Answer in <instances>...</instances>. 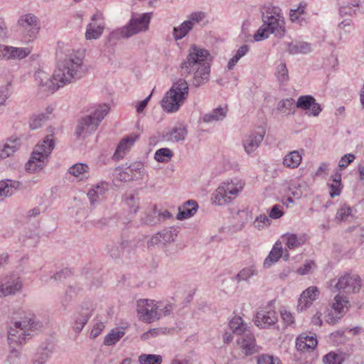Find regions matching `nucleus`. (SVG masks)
<instances>
[{
    "label": "nucleus",
    "instance_id": "f257e3e1",
    "mask_svg": "<svg viewBox=\"0 0 364 364\" xmlns=\"http://www.w3.org/2000/svg\"><path fill=\"white\" fill-rule=\"evenodd\" d=\"M86 72L87 68L83 64V53L80 50L73 51L58 63L53 80L46 79L45 83L41 82L40 90L49 95L59 87L82 78Z\"/></svg>",
    "mask_w": 364,
    "mask_h": 364
},
{
    "label": "nucleus",
    "instance_id": "f03ea898",
    "mask_svg": "<svg viewBox=\"0 0 364 364\" xmlns=\"http://www.w3.org/2000/svg\"><path fill=\"white\" fill-rule=\"evenodd\" d=\"M210 55L208 50L193 45L181 65V75L186 77L193 74L191 84L196 87L205 84L209 80Z\"/></svg>",
    "mask_w": 364,
    "mask_h": 364
},
{
    "label": "nucleus",
    "instance_id": "7ed1b4c3",
    "mask_svg": "<svg viewBox=\"0 0 364 364\" xmlns=\"http://www.w3.org/2000/svg\"><path fill=\"white\" fill-rule=\"evenodd\" d=\"M43 327L41 322L36 316L29 314L14 323L8 332V341L10 344L22 345L26 340L30 339L33 333L40 331Z\"/></svg>",
    "mask_w": 364,
    "mask_h": 364
},
{
    "label": "nucleus",
    "instance_id": "20e7f679",
    "mask_svg": "<svg viewBox=\"0 0 364 364\" xmlns=\"http://www.w3.org/2000/svg\"><path fill=\"white\" fill-rule=\"evenodd\" d=\"M55 147L53 135H47L33 149L30 159L26 164V169L30 173L42 170L48 163L49 156Z\"/></svg>",
    "mask_w": 364,
    "mask_h": 364
},
{
    "label": "nucleus",
    "instance_id": "39448f33",
    "mask_svg": "<svg viewBox=\"0 0 364 364\" xmlns=\"http://www.w3.org/2000/svg\"><path fill=\"white\" fill-rule=\"evenodd\" d=\"M188 95V85L184 79L173 83L161 100V106L167 112H175L184 103Z\"/></svg>",
    "mask_w": 364,
    "mask_h": 364
},
{
    "label": "nucleus",
    "instance_id": "423d86ee",
    "mask_svg": "<svg viewBox=\"0 0 364 364\" xmlns=\"http://www.w3.org/2000/svg\"><path fill=\"white\" fill-rule=\"evenodd\" d=\"M108 112L109 107L107 105H103L90 114L81 117L78 120L75 129L77 137L85 138L94 132Z\"/></svg>",
    "mask_w": 364,
    "mask_h": 364
},
{
    "label": "nucleus",
    "instance_id": "0eeeda50",
    "mask_svg": "<svg viewBox=\"0 0 364 364\" xmlns=\"http://www.w3.org/2000/svg\"><path fill=\"white\" fill-rule=\"evenodd\" d=\"M245 183L240 179H232L223 182L213 194V202L219 205L232 201L242 190Z\"/></svg>",
    "mask_w": 364,
    "mask_h": 364
},
{
    "label": "nucleus",
    "instance_id": "6e6552de",
    "mask_svg": "<svg viewBox=\"0 0 364 364\" xmlns=\"http://www.w3.org/2000/svg\"><path fill=\"white\" fill-rule=\"evenodd\" d=\"M151 13H144L136 17H132L127 26L114 31L112 36L117 38H127L147 31L151 21Z\"/></svg>",
    "mask_w": 364,
    "mask_h": 364
},
{
    "label": "nucleus",
    "instance_id": "1a4fd4ad",
    "mask_svg": "<svg viewBox=\"0 0 364 364\" xmlns=\"http://www.w3.org/2000/svg\"><path fill=\"white\" fill-rule=\"evenodd\" d=\"M156 302L150 299H139L136 302V312L139 320L151 323L157 321Z\"/></svg>",
    "mask_w": 364,
    "mask_h": 364
},
{
    "label": "nucleus",
    "instance_id": "9d476101",
    "mask_svg": "<svg viewBox=\"0 0 364 364\" xmlns=\"http://www.w3.org/2000/svg\"><path fill=\"white\" fill-rule=\"evenodd\" d=\"M237 344L246 356L252 355L260 350V347L257 344L255 336L251 331L238 336Z\"/></svg>",
    "mask_w": 364,
    "mask_h": 364
},
{
    "label": "nucleus",
    "instance_id": "9b49d317",
    "mask_svg": "<svg viewBox=\"0 0 364 364\" xmlns=\"http://www.w3.org/2000/svg\"><path fill=\"white\" fill-rule=\"evenodd\" d=\"M265 130L259 127L257 130L250 132L246 134L242 140V146L247 154L254 153L260 146L264 139Z\"/></svg>",
    "mask_w": 364,
    "mask_h": 364
},
{
    "label": "nucleus",
    "instance_id": "f8f14e48",
    "mask_svg": "<svg viewBox=\"0 0 364 364\" xmlns=\"http://www.w3.org/2000/svg\"><path fill=\"white\" fill-rule=\"evenodd\" d=\"M334 288L346 294L355 293L360 289V279L358 275L346 274L338 279Z\"/></svg>",
    "mask_w": 364,
    "mask_h": 364
},
{
    "label": "nucleus",
    "instance_id": "ddd939ff",
    "mask_svg": "<svg viewBox=\"0 0 364 364\" xmlns=\"http://www.w3.org/2000/svg\"><path fill=\"white\" fill-rule=\"evenodd\" d=\"M18 25L31 38H35L40 30L38 18L31 14L21 16L18 21Z\"/></svg>",
    "mask_w": 364,
    "mask_h": 364
},
{
    "label": "nucleus",
    "instance_id": "4468645a",
    "mask_svg": "<svg viewBox=\"0 0 364 364\" xmlns=\"http://www.w3.org/2000/svg\"><path fill=\"white\" fill-rule=\"evenodd\" d=\"M177 237V230L174 228L163 230L155 235L152 236L148 242V246L161 245L166 246L167 244L175 241Z\"/></svg>",
    "mask_w": 364,
    "mask_h": 364
},
{
    "label": "nucleus",
    "instance_id": "2eb2a0df",
    "mask_svg": "<svg viewBox=\"0 0 364 364\" xmlns=\"http://www.w3.org/2000/svg\"><path fill=\"white\" fill-rule=\"evenodd\" d=\"M262 21L270 34H274L277 38H282L284 36L286 33L284 19L262 16Z\"/></svg>",
    "mask_w": 364,
    "mask_h": 364
},
{
    "label": "nucleus",
    "instance_id": "dca6fc26",
    "mask_svg": "<svg viewBox=\"0 0 364 364\" xmlns=\"http://www.w3.org/2000/svg\"><path fill=\"white\" fill-rule=\"evenodd\" d=\"M22 282L18 277L11 276L0 285V298L14 295L22 289Z\"/></svg>",
    "mask_w": 364,
    "mask_h": 364
},
{
    "label": "nucleus",
    "instance_id": "f3484780",
    "mask_svg": "<svg viewBox=\"0 0 364 364\" xmlns=\"http://www.w3.org/2000/svg\"><path fill=\"white\" fill-rule=\"evenodd\" d=\"M296 106L303 110H311V114L314 117L318 116L321 111V105L311 95L300 96L296 102Z\"/></svg>",
    "mask_w": 364,
    "mask_h": 364
},
{
    "label": "nucleus",
    "instance_id": "a211bd4d",
    "mask_svg": "<svg viewBox=\"0 0 364 364\" xmlns=\"http://www.w3.org/2000/svg\"><path fill=\"white\" fill-rule=\"evenodd\" d=\"M92 309L90 306L81 307V309L74 314L73 328L77 333L81 332L85 325L92 315Z\"/></svg>",
    "mask_w": 364,
    "mask_h": 364
},
{
    "label": "nucleus",
    "instance_id": "6ab92c4d",
    "mask_svg": "<svg viewBox=\"0 0 364 364\" xmlns=\"http://www.w3.org/2000/svg\"><path fill=\"white\" fill-rule=\"evenodd\" d=\"M277 321V316L274 311L262 309L257 313L255 323L257 326L267 328L274 325Z\"/></svg>",
    "mask_w": 364,
    "mask_h": 364
},
{
    "label": "nucleus",
    "instance_id": "aec40b11",
    "mask_svg": "<svg viewBox=\"0 0 364 364\" xmlns=\"http://www.w3.org/2000/svg\"><path fill=\"white\" fill-rule=\"evenodd\" d=\"M187 134L188 131L185 127H174L164 131L161 135V139L167 141L178 142L183 141Z\"/></svg>",
    "mask_w": 364,
    "mask_h": 364
},
{
    "label": "nucleus",
    "instance_id": "412c9836",
    "mask_svg": "<svg viewBox=\"0 0 364 364\" xmlns=\"http://www.w3.org/2000/svg\"><path fill=\"white\" fill-rule=\"evenodd\" d=\"M21 187V183L18 181L5 179L0 181V201L11 197Z\"/></svg>",
    "mask_w": 364,
    "mask_h": 364
},
{
    "label": "nucleus",
    "instance_id": "4be33fe9",
    "mask_svg": "<svg viewBox=\"0 0 364 364\" xmlns=\"http://www.w3.org/2000/svg\"><path fill=\"white\" fill-rule=\"evenodd\" d=\"M319 294V291L316 287H310L303 291L299 299L298 309L301 311L309 307L313 301L316 300Z\"/></svg>",
    "mask_w": 364,
    "mask_h": 364
},
{
    "label": "nucleus",
    "instance_id": "5701e85b",
    "mask_svg": "<svg viewBox=\"0 0 364 364\" xmlns=\"http://www.w3.org/2000/svg\"><path fill=\"white\" fill-rule=\"evenodd\" d=\"M317 339L315 336H308L306 333L301 334L296 341V347L300 351H311L317 346Z\"/></svg>",
    "mask_w": 364,
    "mask_h": 364
},
{
    "label": "nucleus",
    "instance_id": "b1692460",
    "mask_svg": "<svg viewBox=\"0 0 364 364\" xmlns=\"http://www.w3.org/2000/svg\"><path fill=\"white\" fill-rule=\"evenodd\" d=\"M282 238L285 245L290 250L299 248L307 241V236L305 234L286 233Z\"/></svg>",
    "mask_w": 364,
    "mask_h": 364
},
{
    "label": "nucleus",
    "instance_id": "393cba45",
    "mask_svg": "<svg viewBox=\"0 0 364 364\" xmlns=\"http://www.w3.org/2000/svg\"><path fill=\"white\" fill-rule=\"evenodd\" d=\"M198 208V203L193 200L186 201L183 205L178 208V213L176 216L178 220H183L193 216Z\"/></svg>",
    "mask_w": 364,
    "mask_h": 364
},
{
    "label": "nucleus",
    "instance_id": "a878e982",
    "mask_svg": "<svg viewBox=\"0 0 364 364\" xmlns=\"http://www.w3.org/2000/svg\"><path fill=\"white\" fill-rule=\"evenodd\" d=\"M283 248L280 242H277L273 246L272 250L264 261V268H269L273 264L276 263L279 258L282 257Z\"/></svg>",
    "mask_w": 364,
    "mask_h": 364
},
{
    "label": "nucleus",
    "instance_id": "bb28decb",
    "mask_svg": "<svg viewBox=\"0 0 364 364\" xmlns=\"http://www.w3.org/2000/svg\"><path fill=\"white\" fill-rule=\"evenodd\" d=\"M105 26L104 23H90L87 26L85 38L87 40L98 39L102 36Z\"/></svg>",
    "mask_w": 364,
    "mask_h": 364
},
{
    "label": "nucleus",
    "instance_id": "cd10ccee",
    "mask_svg": "<svg viewBox=\"0 0 364 364\" xmlns=\"http://www.w3.org/2000/svg\"><path fill=\"white\" fill-rule=\"evenodd\" d=\"M229 326L232 333L238 336L250 331V327L240 316L233 317L229 322Z\"/></svg>",
    "mask_w": 364,
    "mask_h": 364
},
{
    "label": "nucleus",
    "instance_id": "c85d7f7f",
    "mask_svg": "<svg viewBox=\"0 0 364 364\" xmlns=\"http://www.w3.org/2000/svg\"><path fill=\"white\" fill-rule=\"evenodd\" d=\"M129 247V242L127 240L122 239L119 242H117L111 245L109 249V253L113 259H119L123 255L125 250Z\"/></svg>",
    "mask_w": 364,
    "mask_h": 364
},
{
    "label": "nucleus",
    "instance_id": "c756f323",
    "mask_svg": "<svg viewBox=\"0 0 364 364\" xmlns=\"http://www.w3.org/2000/svg\"><path fill=\"white\" fill-rule=\"evenodd\" d=\"M108 188L109 185L107 183L102 182L91 189L87 193L90 203L94 205L95 203L99 201L100 198L103 196L105 191L108 190Z\"/></svg>",
    "mask_w": 364,
    "mask_h": 364
},
{
    "label": "nucleus",
    "instance_id": "7c9ffc66",
    "mask_svg": "<svg viewBox=\"0 0 364 364\" xmlns=\"http://www.w3.org/2000/svg\"><path fill=\"white\" fill-rule=\"evenodd\" d=\"M19 145L16 139L0 144V160L12 156L18 149Z\"/></svg>",
    "mask_w": 364,
    "mask_h": 364
},
{
    "label": "nucleus",
    "instance_id": "2f4dec72",
    "mask_svg": "<svg viewBox=\"0 0 364 364\" xmlns=\"http://www.w3.org/2000/svg\"><path fill=\"white\" fill-rule=\"evenodd\" d=\"M137 137V136H127L122 139L117 146L114 156L117 159L122 158L126 151L134 144Z\"/></svg>",
    "mask_w": 364,
    "mask_h": 364
},
{
    "label": "nucleus",
    "instance_id": "473e14b6",
    "mask_svg": "<svg viewBox=\"0 0 364 364\" xmlns=\"http://www.w3.org/2000/svg\"><path fill=\"white\" fill-rule=\"evenodd\" d=\"M311 51V45L306 42L289 43L287 52L291 55L299 53L306 54Z\"/></svg>",
    "mask_w": 364,
    "mask_h": 364
},
{
    "label": "nucleus",
    "instance_id": "72a5a7b5",
    "mask_svg": "<svg viewBox=\"0 0 364 364\" xmlns=\"http://www.w3.org/2000/svg\"><path fill=\"white\" fill-rule=\"evenodd\" d=\"M301 155L298 151H290L284 159L283 164L288 168H294L299 166L301 162Z\"/></svg>",
    "mask_w": 364,
    "mask_h": 364
},
{
    "label": "nucleus",
    "instance_id": "f704fd0d",
    "mask_svg": "<svg viewBox=\"0 0 364 364\" xmlns=\"http://www.w3.org/2000/svg\"><path fill=\"white\" fill-rule=\"evenodd\" d=\"M226 109L222 107L214 109L210 113L203 116V120L205 123H211L223 119L226 117Z\"/></svg>",
    "mask_w": 364,
    "mask_h": 364
},
{
    "label": "nucleus",
    "instance_id": "c9c22d12",
    "mask_svg": "<svg viewBox=\"0 0 364 364\" xmlns=\"http://www.w3.org/2000/svg\"><path fill=\"white\" fill-rule=\"evenodd\" d=\"M89 167L86 164L78 163L73 165L68 169L69 173L78 178L80 180L87 178Z\"/></svg>",
    "mask_w": 364,
    "mask_h": 364
},
{
    "label": "nucleus",
    "instance_id": "e433bc0d",
    "mask_svg": "<svg viewBox=\"0 0 364 364\" xmlns=\"http://www.w3.org/2000/svg\"><path fill=\"white\" fill-rule=\"evenodd\" d=\"M348 306L349 301L346 296L338 294L335 296L333 309L336 312L342 314L348 309Z\"/></svg>",
    "mask_w": 364,
    "mask_h": 364
},
{
    "label": "nucleus",
    "instance_id": "4c0bfd02",
    "mask_svg": "<svg viewBox=\"0 0 364 364\" xmlns=\"http://www.w3.org/2000/svg\"><path fill=\"white\" fill-rule=\"evenodd\" d=\"M124 335V331L119 328H114L107 335L104 339V344L105 346H112L117 343L121 338Z\"/></svg>",
    "mask_w": 364,
    "mask_h": 364
},
{
    "label": "nucleus",
    "instance_id": "58836bf2",
    "mask_svg": "<svg viewBox=\"0 0 364 364\" xmlns=\"http://www.w3.org/2000/svg\"><path fill=\"white\" fill-rule=\"evenodd\" d=\"M50 112L48 113H40L33 115L29 121V126L31 129H36L40 128L43 124L46 122L49 118Z\"/></svg>",
    "mask_w": 364,
    "mask_h": 364
},
{
    "label": "nucleus",
    "instance_id": "ea45409f",
    "mask_svg": "<svg viewBox=\"0 0 364 364\" xmlns=\"http://www.w3.org/2000/svg\"><path fill=\"white\" fill-rule=\"evenodd\" d=\"M191 30V23L184 21L178 26L173 28V35L176 40H180L184 38Z\"/></svg>",
    "mask_w": 364,
    "mask_h": 364
},
{
    "label": "nucleus",
    "instance_id": "a19ab883",
    "mask_svg": "<svg viewBox=\"0 0 364 364\" xmlns=\"http://www.w3.org/2000/svg\"><path fill=\"white\" fill-rule=\"evenodd\" d=\"M333 182L329 183L330 196L331 198L338 196L341 192V175L336 173L335 176H331Z\"/></svg>",
    "mask_w": 364,
    "mask_h": 364
},
{
    "label": "nucleus",
    "instance_id": "79ce46f5",
    "mask_svg": "<svg viewBox=\"0 0 364 364\" xmlns=\"http://www.w3.org/2000/svg\"><path fill=\"white\" fill-rule=\"evenodd\" d=\"M304 186V182H301L299 180L291 181L289 186V194L295 198H299L303 193V188Z\"/></svg>",
    "mask_w": 364,
    "mask_h": 364
},
{
    "label": "nucleus",
    "instance_id": "37998d69",
    "mask_svg": "<svg viewBox=\"0 0 364 364\" xmlns=\"http://www.w3.org/2000/svg\"><path fill=\"white\" fill-rule=\"evenodd\" d=\"M124 204L128 207L130 213H136L139 209V198L132 194H127L124 197Z\"/></svg>",
    "mask_w": 364,
    "mask_h": 364
},
{
    "label": "nucleus",
    "instance_id": "c03bdc74",
    "mask_svg": "<svg viewBox=\"0 0 364 364\" xmlns=\"http://www.w3.org/2000/svg\"><path fill=\"white\" fill-rule=\"evenodd\" d=\"M207 15L206 12L202 11L193 12L188 15V19L186 21L191 23V27L193 29L195 25L204 21L207 18Z\"/></svg>",
    "mask_w": 364,
    "mask_h": 364
},
{
    "label": "nucleus",
    "instance_id": "a18cd8bd",
    "mask_svg": "<svg viewBox=\"0 0 364 364\" xmlns=\"http://www.w3.org/2000/svg\"><path fill=\"white\" fill-rule=\"evenodd\" d=\"M173 156V151L168 148H161L158 149L155 154L154 159L159 162H168Z\"/></svg>",
    "mask_w": 364,
    "mask_h": 364
},
{
    "label": "nucleus",
    "instance_id": "49530a36",
    "mask_svg": "<svg viewBox=\"0 0 364 364\" xmlns=\"http://www.w3.org/2000/svg\"><path fill=\"white\" fill-rule=\"evenodd\" d=\"M345 359L343 353H336L330 352L323 357V361L324 364H342Z\"/></svg>",
    "mask_w": 364,
    "mask_h": 364
},
{
    "label": "nucleus",
    "instance_id": "de8ad7c7",
    "mask_svg": "<svg viewBox=\"0 0 364 364\" xmlns=\"http://www.w3.org/2000/svg\"><path fill=\"white\" fill-rule=\"evenodd\" d=\"M52 353V350L46 348H39L36 355V358L33 360V364H45L47 360L50 358Z\"/></svg>",
    "mask_w": 364,
    "mask_h": 364
},
{
    "label": "nucleus",
    "instance_id": "09e8293b",
    "mask_svg": "<svg viewBox=\"0 0 364 364\" xmlns=\"http://www.w3.org/2000/svg\"><path fill=\"white\" fill-rule=\"evenodd\" d=\"M157 320L163 316H168L173 310V305L171 303L156 302Z\"/></svg>",
    "mask_w": 364,
    "mask_h": 364
},
{
    "label": "nucleus",
    "instance_id": "8fccbe9b",
    "mask_svg": "<svg viewBox=\"0 0 364 364\" xmlns=\"http://www.w3.org/2000/svg\"><path fill=\"white\" fill-rule=\"evenodd\" d=\"M256 274V269L253 267H249L240 270V272L234 277V278L237 281V282H240L241 281H246L251 277Z\"/></svg>",
    "mask_w": 364,
    "mask_h": 364
},
{
    "label": "nucleus",
    "instance_id": "3c124183",
    "mask_svg": "<svg viewBox=\"0 0 364 364\" xmlns=\"http://www.w3.org/2000/svg\"><path fill=\"white\" fill-rule=\"evenodd\" d=\"M139 361L141 364H161L162 357L159 355L142 354Z\"/></svg>",
    "mask_w": 364,
    "mask_h": 364
},
{
    "label": "nucleus",
    "instance_id": "603ef678",
    "mask_svg": "<svg viewBox=\"0 0 364 364\" xmlns=\"http://www.w3.org/2000/svg\"><path fill=\"white\" fill-rule=\"evenodd\" d=\"M159 215L157 214V211L154 208L153 212L145 213L144 216L141 217V222L144 225H154L159 222Z\"/></svg>",
    "mask_w": 364,
    "mask_h": 364
},
{
    "label": "nucleus",
    "instance_id": "864d4df0",
    "mask_svg": "<svg viewBox=\"0 0 364 364\" xmlns=\"http://www.w3.org/2000/svg\"><path fill=\"white\" fill-rule=\"evenodd\" d=\"M277 77L280 83L284 84L289 80V74L285 63H281L277 68Z\"/></svg>",
    "mask_w": 364,
    "mask_h": 364
},
{
    "label": "nucleus",
    "instance_id": "5fc2aeb1",
    "mask_svg": "<svg viewBox=\"0 0 364 364\" xmlns=\"http://www.w3.org/2000/svg\"><path fill=\"white\" fill-rule=\"evenodd\" d=\"M8 51L9 52V58L19 59L26 57L30 53L29 49L26 48L11 47L8 49Z\"/></svg>",
    "mask_w": 364,
    "mask_h": 364
},
{
    "label": "nucleus",
    "instance_id": "6e6d98bb",
    "mask_svg": "<svg viewBox=\"0 0 364 364\" xmlns=\"http://www.w3.org/2000/svg\"><path fill=\"white\" fill-rule=\"evenodd\" d=\"M253 226L258 230H262L270 225V220L264 215H258L253 222Z\"/></svg>",
    "mask_w": 364,
    "mask_h": 364
},
{
    "label": "nucleus",
    "instance_id": "4d7b16f0",
    "mask_svg": "<svg viewBox=\"0 0 364 364\" xmlns=\"http://www.w3.org/2000/svg\"><path fill=\"white\" fill-rule=\"evenodd\" d=\"M352 209L348 205H343L337 212L336 219L340 222L346 221L351 216Z\"/></svg>",
    "mask_w": 364,
    "mask_h": 364
},
{
    "label": "nucleus",
    "instance_id": "13d9d810",
    "mask_svg": "<svg viewBox=\"0 0 364 364\" xmlns=\"http://www.w3.org/2000/svg\"><path fill=\"white\" fill-rule=\"evenodd\" d=\"M294 107V100L292 98H287L279 102L277 109L281 112H285L289 110L291 111Z\"/></svg>",
    "mask_w": 364,
    "mask_h": 364
},
{
    "label": "nucleus",
    "instance_id": "bf43d9fd",
    "mask_svg": "<svg viewBox=\"0 0 364 364\" xmlns=\"http://www.w3.org/2000/svg\"><path fill=\"white\" fill-rule=\"evenodd\" d=\"M166 333V329H163L161 328H156L151 329L141 336V339L143 341L148 340L150 338L156 337L160 334H165Z\"/></svg>",
    "mask_w": 364,
    "mask_h": 364
},
{
    "label": "nucleus",
    "instance_id": "052dcab7",
    "mask_svg": "<svg viewBox=\"0 0 364 364\" xmlns=\"http://www.w3.org/2000/svg\"><path fill=\"white\" fill-rule=\"evenodd\" d=\"M11 91L8 85L0 88V106H6L7 100L11 95Z\"/></svg>",
    "mask_w": 364,
    "mask_h": 364
},
{
    "label": "nucleus",
    "instance_id": "680f3d73",
    "mask_svg": "<svg viewBox=\"0 0 364 364\" xmlns=\"http://www.w3.org/2000/svg\"><path fill=\"white\" fill-rule=\"evenodd\" d=\"M257 364H281V363L277 358L263 354L258 357Z\"/></svg>",
    "mask_w": 364,
    "mask_h": 364
},
{
    "label": "nucleus",
    "instance_id": "e2e57ef3",
    "mask_svg": "<svg viewBox=\"0 0 364 364\" xmlns=\"http://www.w3.org/2000/svg\"><path fill=\"white\" fill-rule=\"evenodd\" d=\"M270 33L267 29V26L263 23L262 26L257 31V32L254 35V39L255 41H260L264 39H267Z\"/></svg>",
    "mask_w": 364,
    "mask_h": 364
},
{
    "label": "nucleus",
    "instance_id": "0e129e2a",
    "mask_svg": "<svg viewBox=\"0 0 364 364\" xmlns=\"http://www.w3.org/2000/svg\"><path fill=\"white\" fill-rule=\"evenodd\" d=\"M262 16H272V17H274L275 18L284 19V18L282 15L281 9L277 6H273L272 8H269L267 10V14L263 15Z\"/></svg>",
    "mask_w": 364,
    "mask_h": 364
},
{
    "label": "nucleus",
    "instance_id": "69168bd1",
    "mask_svg": "<svg viewBox=\"0 0 364 364\" xmlns=\"http://www.w3.org/2000/svg\"><path fill=\"white\" fill-rule=\"evenodd\" d=\"M354 159L355 156L353 154H346L341 157L339 161L338 166L341 168H346Z\"/></svg>",
    "mask_w": 364,
    "mask_h": 364
},
{
    "label": "nucleus",
    "instance_id": "338daca9",
    "mask_svg": "<svg viewBox=\"0 0 364 364\" xmlns=\"http://www.w3.org/2000/svg\"><path fill=\"white\" fill-rule=\"evenodd\" d=\"M314 265V262L308 261L302 267H300L296 272L300 275L307 274Z\"/></svg>",
    "mask_w": 364,
    "mask_h": 364
},
{
    "label": "nucleus",
    "instance_id": "774afa93",
    "mask_svg": "<svg viewBox=\"0 0 364 364\" xmlns=\"http://www.w3.org/2000/svg\"><path fill=\"white\" fill-rule=\"evenodd\" d=\"M284 213L281 210L280 206L279 205H274L270 212H269V218L272 219H278L283 215Z\"/></svg>",
    "mask_w": 364,
    "mask_h": 364
}]
</instances>
